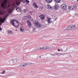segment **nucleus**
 <instances>
[{
    "instance_id": "obj_34",
    "label": "nucleus",
    "mask_w": 78,
    "mask_h": 78,
    "mask_svg": "<svg viewBox=\"0 0 78 78\" xmlns=\"http://www.w3.org/2000/svg\"><path fill=\"white\" fill-rule=\"evenodd\" d=\"M20 8L19 7H17V8L16 9V11H17V9H19V10Z\"/></svg>"
},
{
    "instance_id": "obj_23",
    "label": "nucleus",
    "mask_w": 78,
    "mask_h": 78,
    "mask_svg": "<svg viewBox=\"0 0 78 78\" xmlns=\"http://www.w3.org/2000/svg\"><path fill=\"white\" fill-rule=\"evenodd\" d=\"M40 49L41 50H44V49H45V48H44V47H42L40 48Z\"/></svg>"
},
{
    "instance_id": "obj_14",
    "label": "nucleus",
    "mask_w": 78,
    "mask_h": 78,
    "mask_svg": "<svg viewBox=\"0 0 78 78\" xmlns=\"http://www.w3.org/2000/svg\"><path fill=\"white\" fill-rule=\"evenodd\" d=\"M51 18H49L48 19V23H51Z\"/></svg>"
},
{
    "instance_id": "obj_11",
    "label": "nucleus",
    "mask_w": 78,
    "mask_h": 78,
    "mask_svg": "<svg viewBox=\"0 0 78 78\" xmlns=\"http://www.w3.org/2000/svg\"><path fill=\"white\" fill-rule=\"evenodd\" d=\"M54 8L55 9H56L59 8V7L58 5H56L54 6Z\"/></svg>"
},
{
    "instance_id": "obj_45",
    "label": "nucleus",
    "mask_w": 78,
    "mask_h": 78,
    "mask_svg": "<svg viewBox=\"0 0 78 78\" xmlns=\"http://www.w3.org/2000/svg\"><path fill=\"white\" fill-rule=\"evenodd\" d=\"M40 58H41V57H40Z\"/></svg>"
},
{
    "instance_id": "obj_8",
    "label": "nucleus",
    "mask_w": 78,
    "mask_h": 78,
    "mask_svg": "<svg viewBox=\"0 0 78 78\" xmlns=\"http://www.w3.org/2000/svg\"><path fill=\"white\" fill-rule=\"evenodd\" d=\"M35 25L37 27L39 28V27H41V25L38 23H35Z\"/></svg>"
},
{
    "instance_id": "obj_33",
    "label": "nucleus",
    "mask_w": 78,
    "mask_h": 78,
    "mask_svg": "<svg viewBox=\"0 0 78 78\" xmlns=\"http://www.w3.org/2000/svg\"><path fill=\"white\" fill-rule=\"evenodd\" d=\"M24 11V12H27V10H26V9H24L23 10Z\"/></svg>"
},
{
    "instance_id": "obj_7",
    "label": "nucleus",
    "mask_w": 78,
    "mask_h": 78,
    "mask_svg": "<svg viewBox=\"0 0 78 78\" xmlns=\"http://www.w3.org/2000/svg\"><path fill=\"white\" fill-rule=\"evenodd\" d=\"M27 65H28V64L27 63H23L20 64V66L21 67H25V66H27Z\"/></svg>"
},
{
    "instance_id": "obj_6",
    "label": "nucleus",
    "mask_w": 78,
    "mask_h": 78,
    "mask_svg": "<svg viewBox=\"0 0 78 78\" xmlns=\"http://www.w3.org/2000/svg\"><path fill=\"white\" fill-rule=\"evenodd\" d=\"M39 17L40 18L41 20H44L45 18V16L44 15H42L39 16Z\"/></svg>"
},
{
    "instance_id": "obj_3",
    "label": "nucleus",
    "mask_w": 78,
    "mask_h": 78,
    "mask_svg": "<svg viewBox=\"0 0 78 78\" xmlns=\"http://www.w3.org/2000/svg\"><path fill=\"white\" fill-rule=\"evenodd\" d=\"M9 16V14H7L4 18H3L2 17H0V22L2 23H5V20H6V18Z\"/></svg>"
},
{
    "instance_id": "obj_15",
    "label": "nucleus",
    "mask_w": 78,
    "mask_h": 78,
    "mask_svg": "<svg viewBox=\"0 0 78 78\" xmlns=\"http://www.w3.org/2000/svg\"><path fill=\"white\" fill-rule=\"evenodd\" d=\"M34 6V7H35L36 8H38V7L37 6V5H36V4L35 3H34L33 4Z\"/></svg>"
},
{
    "instance_id": "obj_47",
    "label": "nucleus",
    "mask_w": 78,
    "mask_h": 78,
    "mask_svg": "<svg viewBox=\"0 0 78 78\" xmlns=\"http://www.w3.org/2000/svg\"><path fill=\"white\" fill-rule=\"evenodd\" d=\"M11 74H12V73H11Z\"/></svg>"
},
{
    "instance_id": "obj_38",
    "label": "nucleus",
    "mask_w": 78,
    "mask_h": 78,
    "mask_svg": "<svg viewBox=\"0 0 78 78\" xmlns=\"http://www.w3.org/2000/svg\"><path fill=\"white\" fill-rule=\"evenodd\" d=\"M64 55V54L60 53V55Z\"/></svg>"
},
{
    "instance_id": "obj_18",
    "label": "nucleus",
    "mask_w": 78,
    "mask_h": 78,
    "mask_svg": "<svg viewBox=\"0 0 78 78\" xmlns=\"http://www.w3.org/2000/svg\"><path fill=\"white\" fill-rule=\"evenodd\" d=\"M54 55H57L58 56H59V55H60V53H55Z\"/></svg>"
},
{
    "instance_id": "obj_25",
    "label": "nucleus",
    "mask_w": 78,
    "mask_h": 78,
    "mask_svg": "<svg viewBox=\"0 0 78 78\" xmlns=\"http://www.w3.org/2000/svg\"><path fill=\"white\" fill-rule=\"evenodd\" d=\"M72 8V7L71 6H69L68 7V9L69 10H72V9H71Z\"/></svg>"
},
{
    "instance_id": "obj_29",
    "label": "nucleus",
    "mask_w": 78,
    "mask_h": 78,
    "mask_svg": "<svg viewBox=\"0 0 78 78\" xmlns=\"http://www.w3.org/2000/svg\"><path fill=\"white\" fill-rule=\"evenodd\" d=\"M0 14H3V13H2V10H1L0 9Z\"/></svg>"
},
{
    "instance_id": "obj_41",
    "label": "nucleus",
    "mask_w": 78,
    "mask_h": 78,
    "mask_svg": "<svg viewBox=\"0 0 78 78\" xmlns=\"http://www.w3.org/2000/svg\"><path fill=\"white\" fill-rule=\"evenodd\" d=\"M58 51H61V50L60 49H58Z\"/></svg>"
},
{
    "instance_id": "obj_26",
    "label": "nucleus",
    "mask_w": 78,
    "mask_h": 78,
    "mask_svg": "<svg viewBox=\"0 0 78 78\" xmlns=\"http://www.w3.org/2000/svg\"><path fill=\"white\" fill-rule=\"evenodd\" d=\"M8 32L9 34H10V33H12V31L11 30H9L8 31Z\"/></svg>"
},
{
    "instance_id": "obj_35",
    "label": "nucleus",
    "mask_w": 78,
    "mask_h": 78,
    "mask_svg": "<svg viewBox=\"0 0 78 78\" xmlns=\"http://www.w3.org/2000/svg\"><path fill=\"white\" fill-rule=\"evenodd\" d=\"M2 30V27H0V31H1Z\"/></svg>"
},
{
    "instance_id": "obj_9",
    "label": "nucleus",
    "mask_w": 78,
    "mask_h": 78,
    "mask_svg": "<svg viewBox=\"0 0 78 78\" xmlns=\"http://www.w3.org/2000/svg\"><path fill=\"white\" fill-rule=\"evenodd\" d=\"M27 22L28 23V27H29L30 28V27H31V26H32L31 25V22L29 20L27 21Z\"/></svg>"
},
{
    "instance_id": "obj_22",
    "label": "nucleus",
    "mask_w": 78,
    "mask_h": 78,
    "mask_svg": "<svg viewBox=\"0 0 78 78\" xmlns=\"http://www.w3.org/2000/svg\"><path fill=\"white\" fill-rule=\"evenodd\" d=\"M20 31L22 32H23V31H24V30L23 29V28H22V27H21L20 28Z\"/></svg>"
},
{
    "instance_id": "obj_19",
    "label": "nucleus",
    "mask_w": 78,
    "mask_h": 78,
    "mask_svg": "<svg viewBox=\"0 0 78 78\" xmlns=\"http://www.w3.org/2000/svg\"><path fill=\"white\" fill-rule=\"evenodd\" d=\"M55 1L56 2V3H57L61 2V0H55Z\"/></svg>"
},
{
    "instance_id": "obj_17",
    "label": "nucleus",
    "mask_w": 78,
    "mask_h": 78,
    "mask_svg": "<svg viewBox=\"0 0 78 78\" xmlns=\"http://www.w3.org/2000/svg\"><path fill=\"white\" fill-rule=\"evenodd\" d=\"M73 8L74 9H76V5L73 6L72 8V9H71V10H73Z\"/></svg>"
},
{
    "instance_id": "obj_30",
    "label": "nucleus",
    "mask_w": 78,
    "mask_h": 78,
    "mask_svg": "<svg viewBox=\"0 0 78 78\" xmlns=\"http://www.w3.org/2000/svg\"><path fill=\"white\" fill-rule=\"evenodd\" d=\"M27 17H28V18H31V19L32 18L29 15H27Z\"/></svg>"
},
{
    "instance_id": "obj_4",
    "label": "nucleus",
    "mask_w": 78,
    "mask_h": 78,
    "mask_svg": "<svg viewBox=\"0 0 78 78\" xmlns=\"http://www.w3.org/2000/svg\"><path fill=\"white\" fill-rule=\"evenodd\" d=\"M16 22L17 23H18V24H19V22H18V21H17V20H11V23L12 24V25H13V26H14V27H18V26H15V25H14V21Z\"/></svg>"
},
{
    "instance_id": "obj_13",
    "label": "nucleus",
    "mask_w": 78,
    "mask_h": 78,
    "mask_svg": "<svg viewBox=\"0 0 78 78\" xmlns=\"http://www.w3.org/2000/svg\"><path fill=\"white\" fill-rule=\"evenodd\" d=\"M46 1L48 3H51L53 2V0H46Z\"/></svg>"
},
{
    "instance_id": "obj_36",
    "label": "nucleus",
    "mask_w": 78,
    "mask_h": 78,
    "mask_svg": "<svg viewBox=\"0 0 78 78\" xmlns=\"http://www.w3.org/2000/svg\"><path fill=\"white\" fill-rule=\"evenodd\" d=\"M19 11H20V12H22V10L20 9H19Z\"/></svg>"
},
{
    "instance_id": "obj_28",
    "label": "nucleus",
    "mask_w": 78,
    "mask_h": 78,
    "mask_svg": "<svg viewBox=\"0 0 78 78\" xmlns=\"http://www.w3.org/2000/svg\"><path fill=\"white\" fill-rule=\"evenodd\" d=\"M23 3H25L26 2V0H22Z\"/></svg>"
},
{
    "instance_id": "obj_2",
    "label": "nucleus",
    "mask_w": 78,
    "mask_h": 78,
    "mask_svg": "<svg viewBox=\"0 0 78 78\" xmlns=\"http://www.w3.org/2000/svg\"><path fill=\"white\" fill-rule=\"evenodd\" d=\"M75 27H76V25L75 24L71 26H69L67 27V28L66 29L64 30V31H66V30H67V31H68V30H72V29L75 28Z\"/></svg>"
},
{
    "instance_id": "obj_5",
    "label": "nucleus",
    "mask_w": 78,
    "mask_h": 78,
    "mask_svg": "<svg viewBox=\"0 0 78 78\" xmlns=\"http://www.w3.org/2000/svg\"><path fill=\"white\" fill-rule=\"evenodd\" d=\"M14 62V59L10 60L9 61H7L6 62L7 64H13Z\"/></svg>"
},
{
    "instance_id": "obj_48",
    "label": "nucleus",
    "mask_w": 78,
    "mask_h": 78,
    "mask_svg": "<svg viewBox=\"0 0 78 78\" xmlns=\"http://www.w3.org/2000/svg\"><path fill=\"white\" fill-rule=\"evenodd\" d=\"M14 5V4H13Z\"/></svg>"
},
{
    "instance_id": "obj_32",
    "label": "nucleus",
    "mask_w": 78,
    "mask_h": 78,
    "mask_svg": "<svg viewBox=\"0 0 78 78\" xmlns=\"http://www.w3.org/2000/svg\"><path fill=\"white\" fill-rule=\"evenodd\" d=\"M25 17H27V16H23V19L24 20V19H25Z\"/></svg>"
},
{
    "instance_id": "obj_12",
    "label": "nucleus",
    "mask_w": 78,
    "mask_h": 78,
    "mask_svg": "<svg viewBox=\"0 0 78 78\" xmlns=\"http://www.w3.org/2000/svg\"><path fill=\"white\" fill-rule=\"evenodd\" d=\"M5 50V48H3L2 47H0V51H4Z\"/></svg>"
},
{
    "instance_id": "obj_1",
    "label": "nucleus",
    "mask_w": 78,
    "mask_h": 78,
    "mask_svg": "<svg viewBox=\"0 0 78 78\" xmlns=\"http://www.w3.org/2000/svg\"><path fill=\"white\" fill-rule=\"evenodd\" d=\"M8 0H5L4 2H3L1 4V6L4 9H8V8L9 7L10 5H6V3H7Z\"/></svg>"
},
{
    "instance_id": "obj_44",
    "label": "nucleus",
    "mask_w": 78,
    "mask_h": 78,
    "mask_svg": "<svg viewBox=\"0 0 78 78\" xmlns=\"http://www.w3.org/2000/svg\"><path fill=\"white\" fill-rule=\"evenodd\" d=\"M0 25H1V23H0Z\"/></svg>"
},
{
    "instance_id": "obj_20",
    "label": "nucleus",
    "mask_w": 78,
    "mask_h": 78,
    "mask_svg": "<svg viewBox=\"0 0 78 78\" xmlns=\"http://www.w3.org/2000/svg\"><path fill=\"white\" fill-rule=\"evenodd\" d=\"M47 6H48V8L49 9H51V8H52V7H51L50 5H48Z\"/></svg>"
},
{
    "instance_id": "obj_24",
    "label": "nucleus",
    "mask_w": 78,
    "mask_h": 78,
    "mask_svg": "<svg viewBox=\"0 0 78 78\" xmlns=\"http://www.w3.org/2000/svg\"><path fill=\"white\" fill-rule=\"evenodd\" d=\"M26 2L27 3V4H29V3H30V1L28 0H26Z\"/></svg>"
},
{
    "instance_id": "obj_31",
    "label": "nucleus",
    "mask_w": 78,
    "mask_h": 78,
    "mask_svg": "<svg viewBox=\"0 0 78 78\" xmlns=\"http://www.w3.org/2000/svg\"><path fill=\"white\" fill-rule=\"evenodd\" d=\"M16 61L17 62H18V61H19V59L18 58H16Z\"/></svg>"
},
{
    "instance_id": "obj_21",
    "label": "nucleus",
    "mask_w": 78,
    "mask_h": 78,
    "mask_svg": "<svg viewBox=\"0 0 78 78\" xmlns=\"http://www.w3.org/2000/svg\"><path fill=\"white\" fill-rule=\"evenodd\" d=\"M36 31V28H33V31L34 32Z\"/></svg>"
},
{
    "instance_id": "obj_27",
    "label": "nucleus",
    "mask_w": 78,
    "mask_h": 78,
    "mask_svg": "<svg viewBox=\"0 0 78 78\" xmlns=\"http://www.w3.org/2000/svg\"><path fill=\"white\" fill-rule=\"evenodd\" d=\"M16 4L17 5H20V2H16Z\"/></svg>"
},
{
    "instance_id": "obj_10",
    "label": "nucleus",
    "mask_w": 78,
    "mask_h": 78,
    "mask_svg": "<svg viewBox=\"0 0 78 78\" xmlns=\"http://www.w3.org/2000/svg\"><path fill=\"white\" fill-rule=\"evenodd\" d=\"M61 6L63 9H64V10H66V9H67V7H66V6L64 4H63Z\"/></svg>"
},
{
    "instance_id": "obj_39",
    "label": "nucleus",
    "mask_w": 78,
    "mask_h": 78,
    "mask_svg": "<svg viewBox=\"0 0 78 78\" xmlns=\"http://www.w3.org/2000/svg\"><path fill=\"white\" fill-rule=\"evenodd\" d=\"M52 55V56H54L55 55V54H52V55Z\"/></svg>"
},
{
    "instance_id": "obj_37",
    "label": "nucleus",
    "mask_w": 78,
    "mask_h": 78,
    "mask_svg": "<svg viewBox=\"0 0 78 78\" xmlns=\"http://www.w3.org/2000/svg\"><path fill=\"white\" fill-rule=\"evenodd\" d=\"M5 71H3V72L2 73V74H3V73H5Z\"/></svg>"
},
{
    "instance_id": "obj_40",
    "label": "nucleus",
    "mask_w": 78,
    "mask_h": 78,
    "mask_svg": "<svg viewBox=\"0 0 78 78\" xmlns=\"http://www.w3.org/2000/svg\"><path fill=\"white\" fill-rule=\"evenodd\" d=\"M35 50H39V49H35Z\"/></svg>"
},
{
    "instance_id": "obj_43",
    "label": "nucleus",
    "mask_w": 78,
    "mask_h": 78,
    "mask_svg": "<svg viewBox=\"0 0 78 78\" xmlns=\"http://www.w3.org/2000/svg\"><path fill=\"white\" fill-rule=\"evenodd\" d=\"M66 50H67V49H66V50H65V51H66Z\"/></svg>"
},
{
    "instance_id": "obj_16",
    "label": "nucleus",
    "mask_w": 78,
    "mask_h": 78,
    "mask_svg": "<svg viewBox=\"0 0 78 78\" xmlns=\"http://www.w3.org/2000/svg\"><path fill=\"white\" fill-rule=\"evenodd\" d=\"M51 49V48L50 46H46L45 48V50H47V49Z\"/></svg>"
},
{
    "instance_id": "obj_42",
    "label": "nucleus",
    "mask_w": 78,
    "mask_h": 78,
    "mask_svg": "<svg viewBox=\"0 0 78 78\" xmlns=\"http://www.w3.org/2000/svg\"><path fill=\"white\" fill-rule=\"evenodd\" d=\"M62 36H64V35H61Z\"/></svg>"
},
{
    "instance_id": "obj_46",
    "label": "nucleus",
    "mask_w": 78,
    "mask_h": 78,
    "mask_svg": "<svg viewBox=\"0 0 78 78\" xmlns=\"http://www.w3.org/2000/svg\"><path fill=\"white\" fill-rule=\"evenodd\" d=\"M16 31H17V30L16 29Z\"/></svg>"
}]
</instances>
